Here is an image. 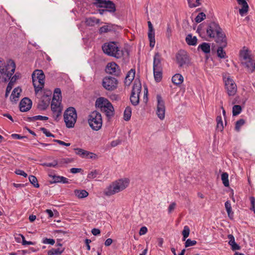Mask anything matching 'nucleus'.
Masks as SVG:
<instances>
[{
    "mask_svg": "<svg viewBox=\"0 0 255 255\" xmlns=\"http://www.w3.org/2000/svg\"><path fill=\"white\" fill-rule=\"evenodd\" d=\"M15 70V64L11 59L4 60L0 58V83L9 80Z\"/></svg>",
    "mask_w": 255,
    "mask_h": 255,
    "instance_id": "obj_1",
    "label": "nucleus"
},
{
    "mask_svg": "<svg viewBox=\"0 0 255 255\" xmlns=\"http://www.w3.org/2000/svg\"><path fill=\"white\" fill-rule=\"evenodd\" d=\"M206 32L208 36L214 38L217 43H223V46L227 44L226 35L218 23L210 22L207 26Z\"/></svg>",
    "mask_w": 255,
    "mask_h": 255,
    "instance_id": "obj_2",
    "label": "nucleus"
},
{
    "mask_svg": "<svg viewBox=\"0 0 255 255\" xmlns=\"http://www.w3.org/2000/svg\"><path fill=\"white\" fill-rule=\"evenodd\" d=\"M129 181L127 178L117 180L105 188L104 194L107 196H111L126 189L129 184Z\"/></svg>",
    "mask_w": 255,
    "mask_h": 255,
    "instance_id": "obj_3",
    "label": "nucleus"
},
{
    "mask_svg": "<svg viewBox=\"0 0 255 255\" xmlns=\"http://www.w3.org/2000/svg\"><path fill=\"white\" fill-rule=\"evenodd\" d=\"M102 49L107 55L116 58H121L124 55L123 50L119 49L118 44L115 42L104 43L102 46Z\"/></svg>",
    "mask_w": 255,
    "mask_h": 255,
    "instance_id": "obj_4",
    "label": "nucleus"
},
{
    "mask_svg": "<svg viewBox=\"0 0 255 255\" xmlns=\"http://www.w3.org/2000/svg\"><path fill=\"white\" fill-rule=\"evenodd\" d=\"M35 92L37 93L44 87L45 75L41 70H35L32 74Z\"/></svg>",
    "mask_w": 255,
    "mask_h": 255,
    "instance_id": "obj_5",
    "label": "nucleus"
},
{
    "mask_svg": "<svg viewBox=\"0 0 255 255\" xmlns=\"http://www.w3.org/2000/svg\"><path fill=\"white\" fill-rule=\"evenodd\" d=\"M88 123L90 127L95 130H99L102 126V119L101 114L93 111L88 116Z\"/></svg>",
    "mask_w": 255,
    "mask_h": 255,
    "instance_id": "obj_6",
    "label": "nucleus"
},
{
    "mask_svg": "<svg viewBox=\"0 0 255 255\" xmlns=\"http://www.w3.org/2000/svg\"><path fill=\"white\" fill-rule=\"evenodd\" d=\"M77 115L76 111L73 107H69L64 113V120L66 127L72 128L74 127L77 120Z\"/></svg>",
    "mask_w": 255,
    "mask_h": 255,
    "instance_id": "obj_7",
    "label": "nucleus"
},
{
    "mask_svg": "<svg viewBox=\"0 0 255 255\" xmlns=\"http://www.w3.org/2000/svg\"><path fill=\"white\" fill-rule=\"evenodd\" d=\"M141 90V85L139 82L134 83L130 97V101L133 106H136L139 103V94Z\"/></svg>",
    "mask_w": 255,
    "mask_h": 255,
    "instance_id": "obj_8",
    "label": "nucleus"
},
{
    "mask_svg": "<svg viewBox=\"0 0 255 255\" xmlns=\"http://www.w3.org/2000/svg\"><path fill=\"white\" fill-rule=\"evenodd\" d=\"M225 89L229 96H234L237 91V87L234 80L230 77H224Z\"/></svg>",
    "mask_w": 255,
    "mask_h": 255,
    "instance_id": "obj_9",
    "label": "nucleus"
},
{
    "mask_svg": "<svg viewBox=\"0 0 255 255\" xmlns=\"http://www.w3.org/2000/svg\"><path fill=\"white\" fill-rule=\"evenodd\" d=\"M51 109L53 113V117L55 121H58V118L61 115L62 107L61 105L60 101H54L52 99L51 104Z\"/></svg>",
    "mask_w": 255,
    "mask_h": 255,
    "instance_id": "obj_10",
    "label": "nucleus"
},
{
    "mask_svg": "<svg viewBox=\"0 0 255 255\" xmlns=\"http://www.w3.org/2000/svg\"><path fill=\"white\" fill-rule=\"evenodd\" d=\"M118 81L112 77H105L102 82V85L106 90L109 91H113L117 87Z\"/></svg>",
    "mask_w": 255,
    "mask_h": 255,
    "instance_id": "obj_11",
    "label": "nucleus"
},
{
    "mask_svg": "<svg viewBox=\"0 0 255 255\" xmlns=\"http://www.w3.org/2000/svg\"><path fill=\"white\" fill-rule=\"evenodd\" d=\"M156 98L157 101L156 114L159 119L162 120L165 118V107L164 101L160 95H157Z\"/></svg>",
    "mask_w": 255,
    "mask_h": 255,
    "instance_id": "obj_12",
    "label": "nucleus"
},
{
    "mask_svg": "<svg viewBox=\"0 0 255 255\" xmlns=\"http://www.w3.org/2000/svg\"><path fill=\"white\" fill-rule=\"evenodd\" d=\"M176 59L177 63L180 67L187 65L189 62L188 56L184 51H180L177 54Z\"/></svg>",
    "mask_w": 255,
    "mask_h": 255,
    "instance_id": "obj_13",
    "label": "nucleus"
},
{
    "mask_svg": "<svg viewBox=\"0 0 255 255\" xmlns=\"http://www.w3.org/2000/svg\"><path fill=\"white\" fill-rule=\"evenodd\" d=\"M106 72L118 76L120 75L121 70L119 66L115 62L108 63L106 69Z\"/></svg>",
    "mask_w": 255,
    "mask_h": 255,
    "instance_id": "obj_14",
    "label": "nucleus"
},
{
    "mask_svg": "<svg viewBox=\"0 0 255 255\" xmlns=\"http://www.w3.org/2000/svg\"><path fill=\"white\" fill-rule=\"evenodd\" d=\"M147 24L148 27V37L149 40V45L151 48H153L155 43L154 30L150 21L147 22Z\"/></svg>",
    "mask_w": 255,
    "mask_h": 255,
    "instance_id": "obj_15",
    "label": "nucleus"
},
{
    "mask_svg": "<svg viewBox=\"0 0 255 255\" xmlns=\"http://www.w3.org/2000/svg\"><path fill=\"white\" fill-rule=\"evenodd\" d=\"M32 102L28 98H24L20 101L19 109L21 112H25L29 111L31 108Z\"/></svg>",
    "mask_w": 255,
    "mask_h": 255,
    "instance_id": "obj_16",
    "label": "nucleus"
},
{
    "mask_svg": "<svg viewBox=\"0 0 255 255\" xmlns=\"http://www.w3.org/2000/svg\"><path fill=\"white\" fill-rule=\"evenodd\" d=\"M110 103V102L108 99L103 97H100L96 100L95 105L97 107L100 108L102 110L107 105H109Z\"/></svg>",
    "mask_w": 255,
    "mask_h": 255,
    "instance_id": "obj_17",
    "label": "nucleus"
},
{
    "mask_svg": "<svg viewBox=\"0 0 255 255\" xmlns=\"http://www.w3.org/2000/svg\"><path fill=\"white\" fill-rule=\"evenodd\" d=\"M21 92V90L19 88L14 89L10 97V99L11 102L13 103H16V102L18 101Z\"/></svg>",
    "mask_w": 255,
    "mask_h": 255,
    "instance_id": "obj_18",
    "label": "nucleus"
},
{
    "mask_svg": "<svg viewBox=\"0 0 255 255\" xmlns=\"http://www.w3.org/2000/svg\"><path fill=\"white\" fill-rule=\"evenodd\" d=\"M101 111L105 113L106 116L108 118H111L114 116V109L113 105L111 103L109 104V105H107Z\"/></svg>",
    "mask_w": 255,
    "mask_h": 255,
    "instance_id": "obj_19",
    "label": "nucleus"
},
{
    "mask_svg": "<svg viewBox=\"0 0 255 255\" xmlns=\"http://www.w3.org/2000/svg\"><path fill=\"white\" fill-rule=\"evenodd\" d=\"M237 1L238 3L242 6V8L239 9V13L243 16L248 11V4L245 0H237Z\"/></svg>",
    "mask_w": 255,
    "mask_h": 255,
    "instance_id": "obj_20",
    "label": "nucleus"
},
{
    "mask_svg": "<svg viewBox=\"0 0 255 255\" xmlns=\"http://www.w3.org/2000/svg\"><path fill=\"white\" fill-rule=\"evenodd\" d=\"M162 69L161 63V55L155 53L153 59V69Z\"/></svg>",
    "mask_w": 255,
    "mask_h": 255,
    "instance_id": "obj_21",
    "label": "nucleus"
},
{
    "mask_svg": "<svg viewBox=\"0 0 255 255\" xmlns=\"http://www.w3.org/2000/svg\"><path fill=\"white\" fill-rule=\"evenodd\" d=\"M228 238L229 239V244L231 246L233 250L236 251L240 249V246L235 242V238L233 235H229Z\"/></svg>",
    "mask_w": 255,
    "mask_h": 255,
    "instance_id": "obj_22",
    "label": "nucleus"
},
{
    "mask_svg": "<svg viewBox=\"0 0 255 255\" xmlns=\"http://www.w3.org/2000/svg\"><path fill=\"white\" fill-rule=\"evenodd\" d=\"M50 177H51L53 179V181L51 183H68V179L63 176L51 175H49Z\"/></svg>",
    "mask_w": 255,
    "mask_h": 255,
    "instance_id": "obj_23",
    "label": "nucleus"
},
{
    "mask_svg": "<svg viewBox=\"0 0 255 255\" xmlns=\"http://www.w3.org/2000/svg\"><path fill=\"white\" fill-rule=\"evenodd\" d=\"M186 42L189 45L195 46L197 44V39L196 36H192L191 34H188L185 39Z\"/></svg>",
    "mask_w": 255,
    "mask_h": 255,
    "instance_id": "obj_24",
    "label": "nucleus"
},
{
    "mask_svg": "<svg viewBox=\"0 0 255 255\" xmlns=\"http://www.w3.org/2000/svg\"><path fill=\"white\" fill-rule=\"evenodd\" d=\"M248 70L253 72L255 69V62L252 59L244 62Z\"/></svg>",
    "mask_w": 255,
    "mask_h": 255,
    "instance_id": "obj_25",
    "label": "nucleus"
},
{
    "mask_svg": "<svg viewBox=\"0 0 255 255\" xmlns=\"http://www.w3.org/2000/svg\"><path fill=\"white\" fill-rule=\"evenodd\" d=\"M104 8H106V10L110 12H115L116 10L115 4L110 0L107 1Z\"/></svg>",
    "mask_w": 255,
    "mask_h": 255,
    "instance_id": "obj_26",
    "label": "nucleus"
},
{
    "mask_svg": "<svg viewBox=\"0 0 255 255\" xmlns=\"http://www.w3.org/2000/svg\"><path fill=\"white\" fill-rule=\"evenodd\" d=\"M172 81L176 85H180L183 81V77L180 74H176L172 77Z\"/></svg>",
    "mask_w": 255,
    "mask_h": 255,
    "instance_id": "obj_27",
    "label": "nucleus"
},
{
    "mask_svg": "<svg viewBox=\"0 0 255 255\" xmlns=\"http://www.w3.org/2000/svg\"><path fill=\"white\" fill-rule=\"evenodd\" d=\"M220 45V46L218 47L217 49V55L219 57L221 58H225L226 57V52L223 50V48L226 47L227 45L225 46H223V43H218Z\"/></svg>",
    "mask_w": 255,
    "mask_h": 255,
    "instance_id": "obj_28",
    "label": "nucleus"
},
{
    "mask_svg": "<svg viewBox=\"0 0 255 255\" xmlns=\"http://www.w3.org/2000/svg\"><path fill=\"white\" fill-rule=\"evenodd\" d=\"M198 48L201 49V50L205 53H209L210 52V44L203 42L199 45Z\"/></svg>",
    "mask_w": 255,
    "mask_h": 255,
    "instance_id": "obj_29",
    "label": "nucleus"
},
{
    "mask_svg": "<svg viewBox=\"0 0 255 255\" xmlns=\"http://www.w3.org/2000/svg\"><path fill=\"white\" fill-rule=\"evenodd\" d=\"M153 74L155 80L159 82L162 79V69H153Z\"/></svg>",
    "mask_w": 255,
    "mask_h": 255,
    "instance_id": "obj_30",
    "label": "nucleus"
},
{
    "mask_svg": "<svg viewBox=\"0 0 255 255\" xmlns=\"http://www.w3.org/2000/svg\"><path fill=\"white\" fill-rule=\"evenodd\" d=\"M64 251V248H52L51 250L48 251V255H61Z\"/></svg>",
    "mask_w": 255,
    "mask_h": 255,
    "instance_id": "obj_31",
    "label": "nucleus"
},
{
    "mask_svg": "<svg viewBox=\"0 0 255 255\" xmlns=\"http://www.w3.org/2000/svg\"><path fill=\"white\" fill-rule=\"evenodd\" d=\"M100 19L96 18L95 17H89L86 19L85 23L88 26H94L95 24L99 23Z\"/></svg>",
    "mask_w": 255,
    "mask_h": 255,
    "instance_id": "obj_32",
    "label": "nucleus"
},
{
    "mask_svg": "<svg viewBox=\"0 0 255 255\" xmlns=\"http://www.w3.org/2000/svg\"><path fill=\"white\" fill-rule=\"evenodd\" d=\"M74 192L76 196L79 198H85L89 195L88 192L85 190H75Z\"/></svg>",
    "mask_w": 255,
    "mask_h": 255,
    "instance_id": "obj_33",
    "label": "nucleus"
},
{
    "mask_svg": "<svg viewBox=\"0 0 255 255\" xmlns=\"http://www.w3.org/2000/svg\"><path fill=\"white\" fill-rule=\"evenodd\" d=\"M225 206L229 217L231 219L233 218V212L232 211V206L230 202L229 201H226L225 202Z\"/></svg>",
    "mask_w": 255,
    "mask_h": 255,
    "instance_id": "obj_34",
    "label": "nucleus"
},
{
    "mask_svg": "<svg viewBox=\"0 0 255 255\" xmlns=\"http://www.w3.org/2000/svg\"><path fill=\"white\" fill-rule=\"evenodd\" d=\"M74 150L76 151V154L82 158H86L87 157V154H88V151L79 148H75Z\"/></svg>",
    "mask_w": 255,
    "mask_h": 255,
    "instance_id": "obj_35",
    "label": "nucleus"
},
{
    "mask_svg": "<svg viewBox=\"0 0 255 255\" xmlns=\"http://www.w3.org/2000/svg\"><path fill=\"white\" fill-rule=\"evenodd\" d=\"M49 101L41 100L38 104V109L40 111L45 110L49 106Z\"/></svg>",
    "mask_w": 255,
    "mask_h": 255,
    "instance_id": "obj_36",
    "label": "nucleus"
},
{
    "mask_svg": "<svg viewBox=\"0 0 255 255\" xmlns=\"http://www.w3.org/2000/svg\"><path fill=\"white\" fill-rule=\"evenodd\" d=\"M131 115V109L129 107H127L124 113V119L125 121H128L130 119Z\"/></svg>",
    "mask_w": 255,
    "mask_h": 255,
    "instance_id": "obj_37",
    "label": "nucleus"
},
{
    "mask_svg": "<svg viewBox=\"0 0 255 255\" xmlns=\"http://www.w3.org/2000/svg\"><path fill=\"white\" fill-rule=\"evenodd\" d=\"M228 177L229 175L227 172H224L221 175V179L222 180L223 184L225 187H228L229 186Z\"/></svg>",
    "mask_w": 255,
    "mask_h": 255,
    "instance_id": "obj_38",
    "label": "nucleus"
},
{
    "mask_svg": "<svg viewBox=\"0 0 255 255\" xmlns=\"http://www.w3.org/2000/svg\"><path fill=\"white\" fill-rule=\"evenodd\" d=\"M61 98V90L59 88H56L54 90L53 97L52 99H54V101L58 100L60 101Z\"/></svg>",
    "mask_w": 255,
    "mask_h": 255,
    "instance_id": "obj_39",
    "label": "nucleus"
},
{
    "mask_svg": "<svg viewBox=\"0 0 255 255\" xmlns=\"http://www.w3.org/2000/svg\"><path fill=\"white\" fill-rule=\"evenodd\" d=\"M29 180L30 182L36 188H38L39 185L38 183L36 177L33 175H30L29 176Z\"/></svg>",
    "mask_w": 255,
    "mask_h": 255,
    "instance_id": "obj_40",
    "label": "nucleus"
},
{
    "mask_svg": "<svg viewBox=\"0 0 255 255\" xmlns=\"http://www.w3.org/2000/svg\"><path fill=\"white\" fill-rule=\"evenodd\" d=\"M183 235V241H185L186 238L189 236L190 234V229L187 226L184 227L183 230L182 232Z\"/></svg>",
    "mask_w": 255,
    "mask_h": 255,
    "instance_id": "obj_41",
    "label": "nucleus"
},
{
    "mask_svg": "<svg viewBox=\"0 0 255 255\" xmlns=\"http://www.w3.org/2000/svg\"><path fill=\"white\" fill-rule=\"evenodd\" d=\"M107 1L106 0H95L93 3L97 7H104Z\"/></svg>",
    "mask_w": 255,
    "mask_h": 255,
    "instance_id": "obj_42",
    "label": "nucleus"
},
{
    "mask_svg": "<svg viewBox=\"0 0 255 255\" xmlns=\"http://www.w3.org/2000/svg\"><path fill=\"white\" fill-rule=\"evenodd\" d=\"M30 121H34L36 120H41V121H46L48 119V117L46 116H42L40 115L35 116L29 118Z\"/></svg>",
    "mask_w": 255,
    "mask_h": 255,
    "instance_id": "obj_43",
    "label": "nucleus"
},
{
    "mask_svg": "<svg viewBox=\"0 0 255 255\" xmlns=\"http://www.w3.org/2000/svg\"><path fill=\"white\" fill-rule=\"evenodd\" d=\"M242 111V108L240 105H235L233 107V115L234 116L238 115Z\"/></svg>",
    "mask_w": 255,
    "mask_h": 255,
    "instance_id": "obj_44",
    "label": "nucleus"
},
{
    "mask_svg": "<svg viewBox=\"0 0 255 255\" xmlns=\"http://www.w3.org/2000/svg\"><path fill=\"white\" fill-rule=\"evenodd\" d=\"M245 123V121L244 119H240L236 122L235 129L239 131L240 130V128L242 126H243Z\"/></svg>",
    "mask_w": 255,
    "mask_h": 255,
    "instance_id": "obj_45",
    "label": "nucleus"
},
{
    "mask_svg": "<svg viewBox=\"0 0 255 255\" xmlns=\"http://www.w3.org/2000/svg\"><path fill=\"white\" fill-rule=\"evenodd\" d=\"M206 17V14L204 12H200L196 17L195 20L197 23H199L203 21Z\"/></svg>",
    "mask_w": 255,
    "mask_h": 255,
    "instance_id": "obj_46",
    "label": "nucleus"
},
{
    "mask_svg": "<svg viewBox=\"0 0 255 255\" xmlns=\"http://www.w3.org/2000/svg\"><path fill=\"white\" fill-rule=\"evenodd\" d=\"M241 56L243 58L245 61H248L252 59L251 56L250 55L248 52V51H244L242 52L241 53Z\"/></svg>",
    "mask_w": 255,
    "mask_h": 255,
    "instance_id": "obj_47",
    "label": "nucleus"
},
{
    "mask_svg": "<svg viewBox=\"0 0 255 255\" xmlns=\"http://www.w3.org/2000/svg\"><path fill=\"white\" fill-rule=\"evenodd\" d=\"M99 174V172L96 170L91 171L90 173H88L87 175V178L90 179H93L96 177H97V175Z\"/></svg>",
    "mask_w": 255,
    "mask_h": 255,
    "instance_id": "obj_48",
    "label": "nucleus"
},
{
    "mask_svg": "<svg viewBox=\"0 0 255 255\" xmlns=\"http://www.w3.org/2000/svg\"><path fill=\"white\" fill-rule=\"evenodd\" d=\"M135 71L133 69H131L128 73L126 79H128L129 81H131L134 79Z\"/></svg>",
    "mask_w": 255,
    "mask_h": 255,
    "instance_id": "obj_49",
    "label": "nucleus"
},
{
    "mask_svg": "<svg viewBox=\"0 0 255 255\" xmlns=\"http://www.w3.org/2000/svg\"><path fill=\"white\" fill-rule=\"evenodd\" d=\"M217 128L220 130H222L224 127H223V122L222 121V118L221 116L217 117Z\"/></svg>",
    "mask_w": 255,
    "mask_h": 255,
    "instance_id": "obj_50",
    "label": "nucleus"
},
{
    "mask_svg": "<svg viewBox=\"0 0 255 255\" xmlns=\"http://www.w3.org/2000/svg\"><path fill=\"white\" fill-rule=\"evenodd\" d=\"M58 164L57 160H54L51 163H43L41 165L43 166L55 167Z\"/></svg>",
    "mask_w": 255,
    "mask_h": 255,
    "instance_id": "obj_51",
    "label": "nucleus"
},
{
    "mask_svg": "<svg viewBox=\"0 0 255 255\" xmlns=\"http://www.w3.org/2000/svg\"><path fill=\"white\" fill-rule=\"evenodd\" d=\"M197 244V242L195 240H191L190 239H187L185 243V246L186 248L193 246Z\"/></svg>",
    "mask_w": 255,
    "mask_h": 255,
    "instance_id": "obj_52",
    "label": "nucleus"
},
{
    "mask_svg": "<svg viewBox=\"0 0 255 255\" xmlns=\"http://www.w3.org/2000/svg\"><path fill=\"white\" fill-rule=\"evenodd\" d=\"M73 161V159L69 158H62L58 162V163L63 165L64 164H67L69 163H70Z\"/></svg>",
    "mask_w": 255,
    "mask_h": 255,
    "instance_id": "obj_53",
    "label": "nucleus"
},
{
    "mask_svg": "<svg viewBox=\"0 0 255 255\" xmlns=\"http://www.w3.org/2000/svg\"><path fill=\"white\" fill-rule=\"evenodd\" d=\"M111 30V28L109 25H104L100 27L99 29V32L100 33H106Z\"/></svg>",
    "mask_w": 255,
    "mask_h": 255,
    "instance_id": "obj_54",
    "label": "nucleus"
},
{
    "mask_svg": "<svg viewBox=\"0 0 255 255\" xmlns=\"http://www.w3.org/2000/svg\"><path fill=\"white\" fill-rule=\"evenodd\" d=\"M40 130L42 131V132L45 134V135L47 137H55L54 135L50 133L47 129L44 128H41Z\"/></svg>",
    "mask_w": 255,
    "mask_h": 255,
    "instance_id": "obj_55",
    "label": "nucleus"
},
{
    "mask_svg": "<svg viewBox=\"0 0 255 255\" xmlns=\"http://www.w3.org/2000/svg\"><path fill=\"white\" fill-rule=\"evenodd\" d=\"M43 243L44 244H50L53 245L55 243V240L52 239H47L45 238L43 240Z\"/></svg>",
    "mask_w": 255,
    "mask_h": 255,
    "instance_id": "obj_56",
    "label": "nucleus"
},
{
    "mask_svg": "<svg viewBox=\"0 0 255 255\" xmlns=\"http://www.w3.org/2000/svg\"><path fill=\"white\" fill-rule=\"evenodd\" d=\"M20 236L22 238V244L23 245H34V243L30 242V241H26L25 240L24 237L22 235H20Z\"/></svg>",
    "mask_w": 255,
    "mask_h": 255,
    "instance_id": "obj_57",
    "label": "nucleus"
},
{
    "mask_svg": "<svg viewBox=\"0 0 255 255\" xmlns=\"http://www.w3.org/2000/svg\"><path fill=\"white\" fill-rule=\"evenodd\" d=\"M13 85H12L11 83H8V84L7 86L6 89L5 97L8 96V95L9 93V92H10V91L11 90V89L13 87Z\"/></svg>",
    "mask_w": 255,
    "mask_h": 255,
    "instance_id": "obj_58",
    "label": "nucleus"
},
{
    "mask_svg": "<svg viewBox=\"0 0 255 255\" xmlns=\"http://www.w3.org/2000/svg\"><path fill=\"white\" fill-rule=\"evenodd\" d=\"M53 141L57 142L58 144L62 145H64V146H69L70 145V143H66L62 140H58V139H54Z\"/></svg>",
    "mask_w": 255,
    "mask_h": 255,
    "instance_id": "obj_59",
    "label": "nucleus"
},
{
    "mask_svg": "<svg viewBox=\"0 0 255 255\" xmlns=\"http://www.w3.org/2000/svg\"><path fill=\"white\" fill-rule=\"evenodd\" d=\"M18 76H17L16 74H15L12 77H11V78L9 79L10 81L9 83H11L12 85H13L14 83L18 79Z\"/></svg>",
    "mask_w": 255,
    "mask_h": 255,
    "instance_id": "obj_60",
    "label": "nucleus"
},
{
    "mask_svg": "<svg viewBox=\"0 0 255 255\" xmlns=\"http://www.w3.org/2000/svg\"><path fill=\"white\" fill-rule=\"evenodd\" d=\"M176 207V203L175 202L172 203L169 206L168 211V213H170L174 210Z\"/></svg>",
    "mask_w": 255,
    "mask_h": 255,
    "instance_id": "obj_61",
    "label": "nucleus"
},
{
    "mask_svg": "<svg viewBox=\"0 0 255 255\" xmlns=\"http://www.w3.org/2000/svg\"><path fill=\"white\" fill-rule=\"evenodd\" d=\"M11 136L12 137V138L17 139H22L23 138L26 137V136H21L20 134H16V133L12 134Z\"/></svg>",
    "mask_w": 255,
    "mask_h": 255,
    "instance_id": "obj_62",
    "label": "nucleus"
},
{
    "mask_svg": "<svg viewBox=\"0 0 255 255\" xmlns=\"http://www.w3.org/2000/svg\"><path fill=\"white\" fill-rule=\"evenodd\" d=\"M147 228L146 227H142L139 230V234L140 235H143L147 233Z\"/></svg>",
    "mask_w": 255,
    "mask_h": 255,
    "instance_id": "obj_63",
    "label": "nucleus"
},
{
    "mask_svg": "<svg viewBox=\"0 0 255 255\" xmlns=\"http://www.w3.org/2000/svg\"><path fill=\"white\" fill-rule=\"evenodd\" d=\"M97 156L96 154L88 151V154H87V158H89L90 159H96L97 158Z\"/></svg>",
    "mask_w": 255,
    "mask_h": 255,
    "instance_id": "obj_64",
    "label": "nucleus"
}]
</instances>
